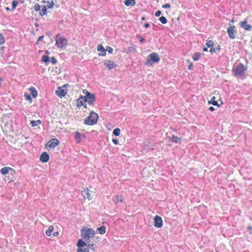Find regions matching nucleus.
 <instances>
[{"instance_id":"44","label":"nucleus","mask_w":252,"mask_h":252,"mask_svg":"<svg viewBox=\"0 0 252 252\" xmlns=\"http://www.w3.org/2000/svg\"><path fill=\"white\" fill-rule=\"evenodd\" d=\"M162 7L164 9L169 8L170 7V5L169 3H166L165 4L162 5Z\"/></svg>"},{"instance_id":"63","label":"nucleus","mask_w":252,"mask_h":252,"mask_svg":"<svg viewBox=\"0 0 252 252\" xmlns=\"http://www.w3.org/2000/svg\"><path fill=\"white\" fill-rule=\"evenodd\" d=\"M83 93H84V94H86V91H85V90H83Z\"/></svg>"},{"instance_id":"50","label":"nucleus","mask_w":252,"mask_h":252,"mask_svg":"<svg viewBox=\"0 0 252 252\" xmlns=\"http://www.w3.org/2000/svg\"><path fill=\"white\" fill-rule=\"evenodd\" d=\"M83 252H90V250H89V248H88V247H87V248H85V249H83Z\"/></svg>"},{"instance_id":"60","label":"nucleus","mask_w":252,"mask_h":252,"mask_svg":"<svg viewBox=\"0 0 252 252\" xmlns=\"http://www.w3.org/2000/svg\"><path fill=\"white\" fill-rule=\"evenodd\" d=\"M67 86H68V84H64V85H63L62 88H65V87H66Z\"/></svg>"},{"instance_id":"43","label":"nucleus","mask_w":252,"mask_h":252,"mask_svg":"<svg viewBox=\"0 0 252 252\" xmlns=\"http://www.w3.org/2000/svg\"><path fill=\"white\" fill-rule=\"evenodd\" d=\"M89 249H91V250H93V251H95V247L94 244H89L87 246Z\"/></svg>"},{"instance_id":"35","label":"nucleus","mask_w":252,"mask_h":252,"mask_svg":"<svg viewBox=\"0 0 252 252\" xmlns=\"http://www.w3.org/2000/svg\"><path fill=\"white\" fill-rule=\"evenodd\" d=\"M83 196L85 197H87V198H88L89 200L91 199V197H90V193L89 192L88 190H84L83 192Z\"/></svg>"},{"instance_id":"45","label":"nucleus","mask_w":252,"mask_h":252,"mask_svg":"<svg viewBox=\"0 0 252 252\" xmlns=\"http://www.w3.org/2000/svg\"><path fill=\"white\" fill-rule=\"evenodd\" d=\"M161 13V11L160 10H158V11L156 12L155 16L156 17H159Z\"/></svg>"},{"instance_id":"54","label":"nucleus","mask_w":252,"mask_h":252,"mask_svg":"<svg viewBox=\"0 0 252 252\" xmlns=\"http://www.w3.org/2000/svg\"><path fill=\"white\" fill-rule=\"evenodd\" d=\"M203 51L204 52H207L208 51V48L206 47H204L203 48Z\"/></svg>"},{"instance_id":"41","label":"nucleus","mask_w":252,"mask_h":252,"mask_svg":"<svg viewBox=\"0 0 252 252\" xmlns=\"http://www.w3.org/2000/svg\"><path fill=\"white\" fill-rule=\"evenodd\" d=\"M106 50L110 54H112L113 51V48L110 46H107Z\"/></svg>"},{"instance_id":"32","label":"nucleus","mask_w":252,"mask_h":252,"mask_svg":"<svg viewBox=\"0 0 252 252\" xmlns=\"http://www.w3.org/2000/svg\"><path fill=\"white\" fill-rule=\"evenodd\" d=\"M120 129L119 128H116L113 131V134H114L116 136H118L120 135Z\"/></svg>"},{"instance_id":"56","label":"nucleus","mask_w":252,"mask_h":252,"mask_svg":"<svg viewBox=\"0 0 252 252\" xmlns=\"http://www.w3.org/2000/svg\"><path fill=\"white\" fill-rule=\"evenodd\" d=\"M82 106H83L85 108H86V109L87 108V104H85V103H84L83 104V105H82Z\"/></svg>"},{"instance_id":"36","label":"nucleus","mask_w":252,"mask_h":252,"mask_svg":"<svg viewBox=\"0 0 252 252\" xmlns=\"http://www.w3.org/2000/svg\"><path fill=\"white\" fill-rule=\"evenodd\" d=\"M137 37L139 39V41L140 43H144L146 41L145 38L142 37L140 35H137Z\"/></svg>"},{"instance_id":"12","label":"nucleus","mask_w":252,"mask_h":252,"mask_svg":"<svg viewBox=\"0 0 252 252\" xmlns=\"http://www.w3.org/2000/svg\"><path fill=\"white\" fill-rule=\"evenodd\" d=\"M49 155L46 152H43L40 156L39 159L43 163H46L49 160Z\"/></svg>"},{"instance_id":"14","label":"nucleus","mask_w":252,"mask_h":252,"mask_svg":"<svg viewBox=\"0 0 252 252\" xmlns=\"http://www.w3.org/2000/svg\"><path fill=\"white\" fill-rule=\"evenodd\" d=\"M97 50L98 51L101 52V53L98 54V56H105L106 55V50L101 44H98L97 46Z\"/></svg>"},{"instance_id":"31","label":"nucleus","mask_w":252,"mask_h":252,"mask_svg":"<svg viewBox=\"0 0 252 252\" xmlns=\"http://www.w3.org/2000/svg\"><path fill=\"white\" fill-rule=\"evenodd\" d=\"M24 97L26 100L29 101L30 102L32 100L31 94H29L28 93H25L24 94Z\"/></svg>"},{"instance_id":"19","label":"nucleus","mask_w":252,"mask_h":252,"mask_svg":"<svg viewBox=\"0 0 252 252\" xmlns=\"http://www.w3.org/2000/svg\"><path fill=\"white\" fill-rule=\"evenodd\" d=\"M124 198L121 195H116L113 199V201L115 204H117L119 203L123 202Z\"/></svg>"},{"instance_id":"53","label":"nucleus","mask_w":252,"mask_h":252,"mask_svg":"<svg viewBox=\"0 0 252 252\" xmlns=\"http://www.w3.org/2000/svg\"><path fill=\"white\" fill-rule=\"evenodd\" d=\"M208 110H209L210 111H214L215 110V108H214V107L213 106H210L209 108H208Z\"/></svg>"},{"instance_id":"25","label":"nucleus","mask_w":252,"mask_h":252,"mask_svg":"<svg viewBox=\"0 0 252 252\" xmlns=\"http://www.w3.org/2000/svg\"><path fill=\"white\" fill-rule=\"evenodd\" d=\"M41 124V121L40 120L37 121L32 120L30 122V125L32 126H36Z\"/></svg>"},{"instance_id":"17","label":"nucleus","mask_w":252,"mask_h":252,"mask_svg":"<svg viewBox=\"0 0 252 252\" xmlns=\"http://www.w3.org/2000/svg\"><path fill=\"white\" fill-rule=\"evenodd\" d=\"M86 102L85 101V98L83 95H80L78 98H77L76 100V106L79 108L84 103Z\"/></svg>"},{"instance_id":"22","label":"nucleus","mask_w":252,"mask_h":252,"mask_svg":"<svg viewBox=\"0 0 252 252\" xmlns=\"http://www.w3.org/2000/svg\"><path fill=\"white\" fill-rule=\"evenodd\" d=\"M124 3L127 6H133L136 3L135 0H125Z\"/></svg>"},{"instance_id":"1","label":"nucleus","mask_w":252,"mask_h":252,"mask_svg":"<svg viewBox=\"0 0 252 252\" xmlns=\"http://www.w3.org/2000/svg\"><path fill=\"white\" fill-rule=\"evenodd\" d=\"M81 236L83 239L87 241L94 237L95 232L92 228L84 226L81 230Z\"/></svg>"},{"instance_id":"46","label":"nucleus","mask_w":252,"mask_h":252,"mask_svg":"<svg viewBox=\"0 0 252 252\" xmlns=\"http://www.w3.org/2000/svg\"><path fill=\"white\" fill-rule=\"evenodd\" d=\"M113 143L115 145H117L119 143V141L117 139L113 138L112 139Z\"/></svg>"},{"instance_id":"11","label":"nucleus","mask_w":252,"mask_h":252,"mask_svg":"<svg viewBox=\"0 0 252 252\" xmlns=\"http://www.w3.org/2000/svg\"><path fill=\"white\" fill-rule=\"evenodd\" d=\"M104 66L109 70L113 69L117 67L116 63L110 60H106L104 63Z\"/></svg>"},{"instance_id":"20","label":"nucleus","mask_w":252,"mask_h":252,"mask_svg":"<svg viewBox=\"0 0 252 252\" xmlns=\"http://www.w3.org/2000/svg\"><path fill=\"white\" fill-rule=\"evenodd\" d=\"M76 245L79 248H83L88 246L87 244L82 239H79L78 240Z\"/></svg>"},{"instance_id":"18","label":"nucleus","mask_w":252,"mask_h":252,"mask_svg":"<svg viewBox=\"0 0 252 252\" xmlns=\"http://www.w3.org/2000/svg\"><path fill=\"white\" fill-rule=\"evenodd\" d=\"M9 171H14V170L12 168L9 167H4L0 169V172L2 175H5L8 174Z\"/></svg>"},{"instance_id":"64","label":"nucleus","mask_w":252,"mask_h":252,"mask_svg":"<svg viewBox=\"0 0 252 252\" xmlns=\"http://www.w3.org/2000/svg\"><path fill=\"white\" fill-rule=\"evenodd\" d=\"M35 26L36 27H37V26H38V24L37 23H35Z\"/></svg>"},{"instance_id":"39","label":"nucleus","mask_w":252,"mask_h":252,"mask_svg":"<svg viewBox=\"0 0 252 252\" xmlns=\"http://www.w3.org/2000/svg\"><path fill=\"white\" fill-rule=\"evenodd\" d=\"M33 8H34V9L35 10V11H39L40 10L41 6L39 4L36 3L34 5Z\"/></svg>"},{"instance_id":"51","label":"nucleus","mask_w":252,"mask_h":252,"mask_svg":"<svg viewBox=\"0 0 252 252\" xmlns=\"http://www.w3.org/2000/svg\"><path fill=\"white\" fill-rule=\"evenodd\" d=\"M144 27L145 28H148L150 27V24L149 23H145Z\"/></svg>"},{"instance_id":"37","label":"nucleus","mask_w":252,"mask_h":252,"mask_svg":"<svg viewBox=\"0 0 252 252\" xmlns=\"http://www.w3.org/2000/svg\"><path fill=\"white\" fill-rule=\"evenodd\" d=\"M18 2L16 0H13L12 2V9L13 10H15V8H16V6H17L18 5Z\"/></svg>"},{"instance_id":"33","label":"nucleus","mask_w":252,"mask_h":252,"mask_svg":"<svg viewBox=\"0 0 252 252\" xmlns=\"http://www.w3.org/2000/svg\"><path fill=\"white\" fill-rule=\"evenodd\" d=\"M207 46L208 48H210V49L213 47V46L214 45V42L210 40H207L206 43Z\"/></svg>"},{"instance_id":"16","label":"nucleus","mask_w":252,"mask_h":252,"mask_svg":"<svg viewBox=\"0 0 252 252\" xmlns=\"http://www.w3.org/2000/svg\"><path fill=\"white\" fill-rule=\"evenodd\" d=\"M168 138L169 139V141L175 143H180L181 141V138H179L176 136H175L173 134H171V136H168Z\"/></svg>"},{"instance_id":"34","label":"nucleus","mask_w":252,"mask_h":252,"mask_svg":"<svg viewBox=\"0 0 252 252\" xmlns=\"http://www.w3.org/2000/svg\"><path fill=\"white\" fill-rule=\"evenodd\" d=\"M159 20L163 24H165L167 22V20L166 18L163 16H161L159 18Z\"/></svg>"},{"instance_id":"2","label":"nucleus","mask_w":252,"mask_h":252,"mask_svg":"<svg viewBox=\"0 0 252 252\" xmlns=\"http://www.w3.org/2000/svg\"><path fill=\"white\" fill-rule=\"evenodd\" d=\"M247 69V66H245L243 63H239L236 66L233 67L232 71L235 77H241L244 74L245 71Z\"/></svg>"},{"instance_id":"48","label":"nucleus","mask_w":252,"mask_h":252,"mask_svg":"<svg viewBox=\"0 0 252 252\" xmlns=\"http://www.w3.org/2000/svg\"><path fill=\"white\" fill-rule=\"evenodd\" d=\"M83 248H81V247H78V249H77V252H83Z\"/></svg>"},{"instance_id":"58","label":"nucleus","mask_w":252,"mask_h":252,"mask_svg":"<svg viewBox=\"0 0 252 252\" xmlns=\"http://www.w3.org/2000/svg\"><path fill=\"white\" fill-rule=\"evenodd\" d=\"M141 20L142 21H144L146 20V17L145 16H143L142 18H141Z\"/></svg>"},{"instance_id":"13","label":"nucleus","mask_w":252,"mask_h":252,"mask_svg":"<svg viewBox=\"0 0 252 252\" xmlns=\"http://www.w3.org/2000/svg\"><path fill=\"white\" fill-rule=\"evenodd\" d=\"M240 26L246 31H250L252 29V27L247 24L246 20L240 22Z\"/></svg>"},{"instance_id":"27","label":"nucleus","mask_w":252,"mask_h":252,"mask_svg":"<svg viewBox=\"0 0 252 252\" xmlns=\"http://www.w3.org/2000/svg\"><path fill=\"white\" fill-rule=\"evenodd\" d=\"M47 14V7L45 5H43L40 10L39 14L41 16H44Z\"/></svg>"},{"instance_id":"29","label":"nucleus","mask_w":252,"mask_h":252,"mask_svg":"<svg viewBox=\"0 0 252 252\" xmlns=\"http://www.w3.org/2000/svg\"><path fill=\"white\" fill-rule=\"evenodd\" d=\"M201 54L199 52L195 53L192 56V59L194 61H198L200 58Z\"/></svg>"},{"instance_id":"49","label":"nucleus","mask_w":252,"mask_h":252,"mask_svg":"<svg viewBox=\"0 0 252 252\" xmlns=\"http://www.w3.org/2000/svg\"><path fill=\"white\" fill-rule=\"evenodd\" d=\"M193 68V63H191L189 64L188 66V69L189 70H191Z\"/></svg>"},{"instance_id":"23","label":"nucleus","mask_w":252,"mask_h":252,"mask_svg":"<svg viewBox=\"0 0 252 252\" xmlns=\"http://www.w3.org/2000/svg\"><path fill=\"white\" fill-rule=\"evenodd\" d=\"M41 61L45 63L46 65H48L50 62L49 56L46 55H43L41 57Z\"/></svg>"},{"instance_id":"3","label":"nucleus","mask_w":252,"mask_h":252,"mask_svg":"<svg viewBox=\"0 0 252 252\" xmlns=\"http://www.w3.org/2000/svg\"><path fill=\"white\" fill-rule=\"evenodd\" d=\"M98 119V115L91 111L90 115L84 119V123L86 125L93 126L97 123Z\"/></svg>"},{"instance_id":"62","label":"nucleus","mask_w":252,"mask_h":252,"mask_svg":"<svg viewBox=\"0 0 252 252\" xmlns=\"http://www.w3.org/2000/svg\"><path fill=\"white\" fill-rule=\"evenodd\" d=\"M7 10H9L10 8L8 7H6L5 8Z\"/></svg>"},{"instance_id":"24","label":"nucleus","mask_w":252,"mask_h":252,"mask_svg":"<svg viewBox=\"0 0 252 252\" xmlns=\"http://www.w3.org/2000/svg\"><path fill=\"white\" fill-rule=\"evenodd\" d=\"M96 231L100 234H104L106 232V228L102 225L96 229Z\"/></svg>"},{"instance_id":"4","label":"nucleus","mask_w":252,"mask_h":252,"mask_svg":"<svg viewBox=\"0 0 252 252\" xmlns=\"http://www.w3.org/2000/svg\"><path fill=\"white\" fill-rule=\"evenodd\" d=\"M160 57L158 54L157 53L153 52L148 56L147 59L144 64L152 66L155 63H158Z\"/></svg>"},{"instance_id":"40","label":"nucleus","mask_w":252,"mask_h":252,"mask_svg":"<svg viewBox=\"0 0 252 252\" xmlns=\"http://www.w3.org/2000/svg\"><path fill=\"white\" fill-rule=\"evenodd\" d=\"M5 42V39L1 33H0V45Z\"/></svg>"},{"instance_id":"57","label":"nucleus","mask_w":252,"mask_h":252,"mask_svg":"<svg viewBox=\"0 0 252 252\" xmlns=\"http://www.w3.org/2000/svg\"><path fill=\"white\" fill-rule=\"evenodd\" d=\"M46 34L50 36V35H51V32H47Z\"/></svg>"},{"instance_id":"9","label":"nucleus","mask_w":252,"mask_h":252,"mask_svg":"<svg viewBox=\"0 0 252 252\" xmlns=\"http://www.w3.org/2000/svg\"><path fill=\"white\" fill-rule=\"evenodd\" d=\"M154 226L157 228H160L163 225V221L161 217L156 215L154 218Z\"/></svg>"},{"instance_id":"6","label":"nucleus","mask_w":252,"mask_h":252,"mask_svg":"<svg viewBox=\"0 0 252 252\" xmlns=\"http://www.w3.org/2000/svg\"><path fill=\"white\" fill-rule=\"evenodd\" d=\"M85 96H83L85 98V101L88 102L89 105H93L95 99V95L94 94L89 92L87 90Z\"/></svg>"},{"instance_id":"15","label":"nucleus","mask_w":252,"mask_h":252,"mask_svg":"<svg viewBox=\"0 0 252 252\" xmlns=\"http://www.w3.org/2000/svg\"><path fill=\"white\" fill-rule=\"evenodd\" d=\"M216 97L213 96L211 98V99L210 100L208 101V103L209 104H212L214 106H217L218 107H220V105H222L223 104V102L222 101H221L220 104H219L217 101H216Z\"/></svg>"},{"instance_id":"30","label":"nucleus","mask_w":252,"mask_h":252,"mask_svg":"<svg viewBox=\"0 0 252 252\" xmlns=\"http://www.w3.org/2000/svg\"><path fill=\"white\" fill-rule=\"evenodd\" d=\"M81 134L79 132L77 131L75 132L74 135V138L77 140V143H79L81 141Z\"/></svg>"},{"instance_id":"42","label":"nucleus","mask_w":252,"mask_h":252,"mask_svg":"<svg viewBox=\"0 0 252 252\" xmlns=\"http://www.w3.org/2000/svg\"><path fill=\"white\" fill-rule=\"evenodd\" d=\"M50 60V62L53 63V64H55L57 63V60H56V59L55 58V57H51V60Z\"/></svg>"},{"instance_id":"38","label":"nucleus","mask_w":252,"mask_h":252,"mask_svg":"<svg viewBox=\"0 0 252 252\" xmlns=\"http://www.w3.org/2000/svg\"><path fill=\"white\" fill-rule=\"evenodd\" d=\"M54 5V2L53 1H47V6L49 8H53Z\"/></svg>"},{"instance_id":"7","label":"nucleus","mask_w":252,"mask_h":252,"mask_svg":"<svg viewBox=\"0 0 252 252\" xmlns=\"http://www.w3.org/2000/svg\"><path fill=\"white\" fill-rule=\"evenodd\" d=\"M60 144L59 140L57 138H53L46 143L45 146L47 150L49 149H53L59 145Z\"/></svg>"},{"instance_id":"61","label":"nucleus","mask_w":252,"mask_h":252,"mask_svg":"<svg viewBox=\"0 0 252 252\" xmlns=\"http://www.w3.org/2000/svg\"><path fill=\"white\" fill-rule=\"evenodd\" d=\"M45 53H46V54H49V52L48 50H46V51H45Z\"/></svg>"},{"instance_id":"47","label":"nucleus","mask_w":252,"mask_h":252,"mask_svg":"<svg viewBox=\"0 0 252 252\" xmlns=\"http://www.w3.org/2000/svg\"><path fill=\"white\" fill-rule=\"evenodd\" d=\"M44 37V36L43 35H42L39 36L38 40H37V42L41 41L43 40Z\"/></svg>"},{"instance_id":"21","label":"nucleus","mask_w":252,"mask_h":252,"mask_svg":"<svg viewBox=\"0 0 252 252\" xmlns=\"http://www.w3.org/2000/svg\"><path fill=\"white\" fill-rule=\"evenodd\" d=\"M29 91L31 92V95H32L33 97L35 98L37 97L38 95V92L33 87H31L30 88Z\"/></svg>"},{"instance_id":"28","label":"nucleus","mask_w":252,"mask_h":252,"mask_svg":"<svg viewBox=\"0 0 252 252\" xmlns=\"http://www.w3.org/2000/svg\"><path fill=\"white\" fill-rule=\"evenodd\" d=\"M54 226H52V225H50L49 227H48V229L45 232V234L48 236H50L51 235V232L53 231L54 230Z\"/></svg>"},{"instance_id":"52","label":"nucleus","mask_w":252,"mask_h":252,"mask_svg":"<svg viewBox=\"0 0 252 252\" xmlns=\"http://www.w3.org/2000/svg\"><path fill=\"white\" fill-rule=\"evenodd\" d=\"M59 232L58 231L54 232L53 233V236L55 237H57L59 235Z\"/></svg>"},{"instance_id":"59","label":"nucleus","mask_w":252,"mask_h":252,"mask_svg":"<svg viewBox=\"0 0 252 252\" xmlns=\"http://www.w3.org/2000/svg\"><path fill=\"white\" fill-rule=\"evenodd\" d=\"M2 81V78L0 77V87H1V82Z\"/></svg>"},{"instance_id":"5","label":"nucleus","mask_w":252,"mask_h":252,"mask_svg":"<svg viewBox=\"0 0 252 252\" xmlns=\"http://www.w3.org/2000/svg\"><path fill=\"white\" fill-rule=\"evenodd\" d=\"M55 41L56 45L59 48H65L68 44L67 39L61 36L59 33L56 35Z\"/></svg>"},{"instance_id":"8","label":"nucleus","mask_w":252,"mask_h":252,"mask_svg":"<svg viewBox=\"0 0 252 252\" xmlns=\"http://www.w3.org/2000/svg\"><path fill=\"white\" fill-rule=\"evenodd\" d=\"M229 25L230 24H229ZM235 29V27L234 26L231 25L227 28V32L231 39H234L236 37L235 33H236V31Z\"/></svg>"},{"instance_id":"10","label":"nucleus","mask_w":252,"mask_h":252,"mask_svg":"<svg viewBox=\"0 0 252 252\" xmlns=\"http://www.w3.org/2000/svg\"><path fill=\"white\" fill-rule=\"evenodd\" d=\"M67 91L61 87H58L57 90L55 91V94L60 98H62L66 95Z\"/></svg>"},{"instance_id":"26","label":"nucleus","mask_w":252,"mask_h":252,"mask_svg":"<svg viewBox=\"0 0 252 252\" xmlns=\"http://www.w3.org/2000/svg\"><path fill=\"white\" fill-rule=\"evenodd\" d=\"M220 45H219V44H217V45H215V47H214V46H213V47H212L210 49V52L211 53H213L214 52H216L217 51H220Z\"/></svg>"},{"instance_id":"55","label":"nucleus","mask_w":252,"mask_h":252,"mask_svg":"<svg viewBox=\"0 0 252 252\" xmlns=\"http://www.w3.org/2000/svg\"><path fill=\"white\" fill-rule=\"evenodd\" d=\"M248 230H252V226L251 225L249 226L247 228Z\"/></svg>"}]
</instances>
